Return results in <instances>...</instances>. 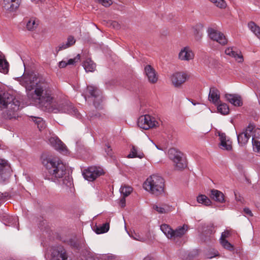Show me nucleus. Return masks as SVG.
Instances as JSON below:
<instances>
[{
    "label": "nucleus",
    "instance_id": "nucleus-1",
    "mask_svg": "<svg viewBox=\"0 0 260 260\" xmlns=\"http://www.w3.org/2000/svg\"><path fill=\"white\" fill-rule=\"evenodd\" d=\"M28 99L36 106L49 112L67 113L80 118L78 110L68 102H57L52 87L45 80H39L32 90L27 92Z\"/></svg>",
    "mask_w": 260,
    "mask_h": 260
},
{
    "label": "nucleus",
    "instance_id": "nucleus-2",
    "mask_svg": "<svg viewBox=\"0 0 260 260\" xmlns=\"http://www.w3.org/2000/svg\"><path fill=\"white\" fill-rule=\"evenodd\" d=\"M41 162L49 175V179L54 181L61 179L62 184L67 186L72 185L70 178L64 179L66 174L67 166L59 158L49 154H44L41 156Z\"/></svg>",
    "mask_w": 260,
    "mask_h": 260
},
{
    "label": "nucleus",
    "instance_id": "nucleus-3",
    "mask_svg": "<svg viewBox=\"0 0 260 260\" xmlns=\"http://www.w3.org/2000/svg\"><path fill=\"white\" fill-rule=\"evenodd\" d=\"M20 102L8 92H4L3 86L0 85V107L5 109L3 117L6 119H16L18 117Z\"/></svg>",
    "mask_w": 260,
    "mask_h": 260
},
{
    "label": "nucleus",
    "instance_id": "nucleus-4",
    "mask_svg": "<svg viewBox=\"0 0 260 260\" xmlns=\"http://www.w3.org/2000/svg\"><path fill=\"white\" fill-rule=\"evenodd\" d=\"M164 180L158 175H151L149 176L144 182L143 188L147 191L159 196L164 191Z\"/></svg>",
    "mask_w": 260,
    "mask_h": 260
},
{
    "label": "nucleus",
    "instance_id": "nucleus-5",
    "mask_svg": "<svg viewBox=\"0 0 260 260\" xmlns=\"http://www.w3.org/2000/svg\"><path fill=\"white\" fill-rule=\"evenodd\" d=\"M168 156L174 162L176 169L182 170L186 167V161L181 152L175 148H171L168 151Z\"/></svg>",
    "mask_w": 260,
    "mask_h": 260
},
{
    "label": "nucleus",
    "instance_id": "nucleus-6",
    "mask_svg": "<svg viewBox=\"0 0 260 260\" xmlns=\"http://www.w3.org/2000/svg\"><path fill=\"white\" fill-rule=\"evenodd\" d=\"M20 84L24 86L27 93L34 89L36 83H38V77L34 73H24L21 77L18 78Z\"/></svg>",
    "mask_w": 260,
    "mask_h": 260
},
{
    "label": "nucleus",
    "instance_id": "nucleus-7",
    "mask_svg": "<svg viewBox=\"0 0 260 260\" xmlns=\"http://www.w3.org/2000/svg\"><path fill=\"white\" fill-rule=\"evenodd\" d=\"M137 123L139 127L146 130L158 127L159 125V122L150 115L141 116Z\"/></svg>",
    "mask_w": 260,
    "mask_h": 260
},
{
    "label": "nucleus",
    "instance_id": "nucleus-8",
    "mask_svg": "<svg viewBox=\"0 0 260 260\" xmlns=\"http://www.w3.org/2000/svg\"><path fill=\"white\" fill-rule=\"evenodd\" d=\"M104 173L103 169L100 167H90L83 171L82 175L85 179L93 181Z\"/></svg>",
    "mask_w": 260,
    "mask_h": 260
},
{
    "label": "nucleus",
    "instance_id": "nucleus-9",
    "mask_svg": "<svg viewBox=\"0 0 260 260\" xmlns=\"http://www.w3.org/2000/svg\"><path fill=\"white\" fill-rule=\"evenodd\" d=\"M189 78V75L186 72H178L173 73L170 77L172 84L175 87H180Z\"/></svg>",
    "mask_w": 260,
    "mask_h": 260
},
{
    "label": "nucleus",
    "instance_id": "nucleus-10",
    "mask_svg": "<svg viewBox=\"0 0 260 260\" xmlns=\"http://www.w3.org/2000/svg\"><path fill=\"white\" fill-rule=\"evenodd\" d=\"M49 144L59 152L67 154L68 150L65 144L55 135H52L48 138Z\"/></svg>",
    "mask_w": 260,
    "mask_h": 260
},
{
    "label": "nucleus",
    "instance_id": "nucleus-11",
    "mask_svg": "<svg viewBox=\"0 0 260 260\" xmlns=\"http://www.w3.org/2000/svg\"><path fill=\"white\" fill-rule=\"evenodd\" d=\"M207 33L209 37L211 40L218 42L222 45H225L228 42V40L224 34L213 28H208Z\"/></svg>",
    "mask_w": 260,
    "mask_h": 260
},
{
    "label": "nucleus",
    "instance_id": "nucleus-12",
    "mask_svg": "<svg viewBox=\"0 0 260 260\" xmlns=\"http://www.w3.org/2000/svg\"><path fill=\"white\" fill-rule=\"evenodd\" d=\"M195 57V53L189 46L182 47L179 51L178 58L180 61L190 62L193 60Z\"/></svg>",
    "mask_w": 260,
    "mask_h": 260
},
{
    "label": "nucleus",
    "instance_id": "nucleus-13",
    "mask_svg": "<svg viewBox=\"0 0 260 260\" xmlns=\"http://www.w3.org/2000/svg\"><path fill=\"white\" fill-rule=\"evenodd\" d=\"M254 129V126L249 124L243 129V132L237 135V139L239 144L241 145H245L248 141L250 137L252 136V133Z\"/></svg>",
    "mask_w": 260,
    "mask_h": 260
},
{
    "label": "nucleus",
    "instance_id": "nucleus-14",
    "mask_svg": "<svg viewBox=\"0 0 260 260\" xmlns=\"http://www.w3.org/2000/svg\"><path fill=\"white\" fill-rule=\"evenodd\" d=\"M11 176V167L8 161L0 158V178L2 182L8 180Z\"/></svg>",
    "mask_w": 260,
    "mask_h": 260
},
{
    "label": "nucleus",
    "instance_id": "nucleus-15",
    "mask_svg": "<svg viewBox=\"0 0 260 260\" xmlns=\"http://www.w3.org/2000/svg\"><path fill=\"white\" fill-rule=\"evenodd\" d=\"M218 134L219 139V147L223 150H232V142L230 138L222 132H218Z\"/></svg>",
    "mask_w": 260,
    "mask_h": 260
},
{
    "label": "nucleus",
    "instance_id": "nucleus-16",
    "mask_svg": "<svg viewBox=\"0 0 260 260\" xmlns=\"http://www.w3.org/2000/svg\"><path fill=\"white\" fill-rule=\"evenodd\" d=\"M20 0H4L3 8L8 12H14L19 7Z\"/></svg>",
    "mask_w": 260,
    "mask_h": 260
},
{
    "label": "nucleus",
    "instance_id": "nucleus-17",
    "mask_svg": "<svg viewBox=\"0 0 260 260\" xmlns=\"http://www.w3.org/2000/svg\"><path fill=\"white\" fill-rule=\"evenodd\" d=\"M87 91L92 97L94 98L98 103L94 101V105L95 107H98L100 102L102 101V96L101 91L96 87L93 86H88L87 87Z\"/></svg>",
    "mask_w": 260,
    "mask_h": 260
},
{
    "label": "nucleus",
    "instance_id": "nucleus-18",
    "mask_svg": "<svg viewBox=\"0 0 260 260\" xmlns=\"http://www.w3.org/2000/svg\"><path fill=\"white\" fill-rule=\"evenodd\" d=\"M144 71L149 82L155 83L157 81V74L155 69L151 66L147 65L145 67Z\"/></svg>",
    "mask_w": 260,
    "mask_h": 260
},
{
    "label": "nucleus",
    "instance_id": "nucleus-19",
    "mask_svg": "<svg viewBox=\"0 0 260 260\" xmlns=\"http://www.w3.org/2000/svg\"><path fill=\"white\" fill-rule=\"evenodd\" d=\"M220 92L215 87H211L210 89L208 99L209 101L215 105H217L220 103Z\"/></svg>",
    "mask_w": 260,
    "mask_h": 260
},
{
    "label": "nucleus",
    "instance_id": "nucleus-20",
    "mask_svg": "<svg viewBox=\"0 0 260 260\" xmlns=\"http://www.w3.org/2000/svg\"><path fill=\"white\" fill-rule=\"evenodd\" d=\"M225 53L227 55L234 58L237 62H242L243 61V56L241 52L236 50L234 47H228L225 50Z\"/></svg>",
    "mask_w": 260,
    "mask_h": 260
},
{
    "label": "nucleus",
    "instance_id": "nucleus-21",
    "mask_svg": "<svg viewBox=\"0 0 260 260\" xmlns=\"http://www.w3.org/2000/svg\"><path fill=\"white\" fill-rule=\"evenodd\" d=\"M225 98L228 101L235 106L240 107L243 105L242 98L239 95L234 94H225Z\"/></svg>",
    "mask_w": 260,
    "mask_h": 260
},
{
    "label": "nucleus",
    "instance_id": "nucleus-22",
    "mask_svg": "<svg viewBox=\"0 0 260 260\" xmlns=\"http://www.w3.org/2000/svg\"><path fill=\"white\" fill-rule=\"evenodd\" d=\"M51 260H68L66 252L62 247H59L53 252Z\"/></svg>",
    "mask_w": 260,
    "mask_h": 260
},
{
    "label": "nucleus",
    "instance_id": "nucleus-23",
    "mask_svg": "<svg viewBox=\"0 0 260 260\" xmlns=\"http://www.w3.org/2000/svg\"><path fill=\"white\" fill-rule=\"evenodd\" d=\"M188 230V227L186 224L178 227L175 230H173L172 240H175L179 238L182 237L186 234Z\"/></svg>",
    "mask_w": 260,
    "mask_h": 260
},
{
    "label": "nucleus",
    "instance_id": "nucleus-24",
    "mask_svg": "<svg viewBox=\"0 0 260 260\" xmlns=\"http://www.w3.org/2000/svg\"><path fill=\"white\" fill-rule=\"evenodd\" d=\"M152 208L158 213H167L173 211L174 208L172 206L168 205H158L156 204L153 205Z\"/></svg>",
    "mask_w": 260,
    "mask_h": 260
},
{
    "label": "nucleus",
    "instance_id": "nucleus-25",
    "mask_svg": "<svg viewBox=\"0 0 260 260\" xmlns=\"http://www.w3.org/2000/svg\"><path fill=\"white\" fill-rule=\"evenodd\" d=\"M76 42L75 39L72 36H69L67 41L66 43H63L60 44L56 48V51L57 52H59L60 50L66 49L70 47L73 46Z\"/></svg>",
    "mask_w": 260,
    "mask_h": 260
},
{
    "label": "nucleus",
    "instance_id": "nucleus-26",
    "mask_svg": "<svg viewBox=\"0 0 260 260\" xmlns=\"http://www.w3.org/2000/svg\"><path fill=\"white\" fill-rule=\"evenodd\" d=\"M210 197L213 200L216 202L219 203H224L225 202L223 193L218 190H211Z\"/></svg>",
    "mask_w": 260,
    "mask_h": 260
},
{
    "label": "nucleus",
    "instance_id": "nucleus-27",
    "mask_svg": "<svg viewBox=\"0 0 260 260\" xmlns=\"http://www.w3.org/2000/svg\"><path fill=\"white\" fill-rule=\"evenodd\" d=\"M9 71V63L4 54L0 52V72L7 73Z\"/></svg>",
    "mask_w": 260,
    "mask_h": 260
},
{
    "label": "nucleus",
    "instance_id": "nucleus-28",
    "mask_svg": "<svg viewBox=\"0 0 260 260\" xmlns=\"http://www.w3.org/2000/svg\"><path fill=\"white\" fill-rule=\"evenodd\" d=\"M160 229L168 239H172L173 230L170 225L167 224H162L160 225Z\"/></svg>",
    "mask_w": 260,
    "mask_h": 260
},
{
    "label": "nucleus",
    "instance_id": "nucleus-29",
    "mask_svg": "<svg viewBox=\"0 0 260 260\" xmlns=\"http://www.w3.org/2000/svg\"><path fill=\"white\" fill-rule=\"evenodd\" d=\"M31 118L32 119V120L37 125V127L39 131H41L46 128V125L45 122L43 120V119L42 118L33 116H31Z\"/></svg>",
    "mask_w": 260,
    "mask_h": 260
},
{
    "label": "nucleus",
    "instance_id": "nucleus-30",
    "mask_svg": "<svg viewBox=\"0 0 260 260\" xmlns=\"http://www.w3.org/2000/svg\"><path fill=\"white\" fill-rule=\"evenodd\" d=\"M249 29L260 40V27L257 25L254 22L251 21L248 23Z\"/></svg>",
    "mask_w": 260,
    "mask_h": 260
},
{
    "label": "nucleus",
    "instance_id": "nucleus-31",
    "mask_svg": "<svg viewBox=\"0 0 260 260\" xmlns=\"http://www.w3.org/2000/svg\"><path fill=\"white\" fill-rule=\"evenodd\" d=\"M83 67L86 72H93L95 69V64L89 58L83 62Z\"/></svg>",
    "mask_w": 260,
    "mask_h": 260
},
{
    "label": "nucleus",
    "instance_id": "nucleus-32",
    "mask_svg": "<svg viewBox=\"0 0 260 260\" xmlns=\"http://www.w3.org/2000/svg\"><path fill=\"white\" fill-rule=\"evenodd\" d=\"M39 25V20L35 18H31L26 23V28L28 30L35 29Z\"/></svg>",
    "mask_w": 260,
    "mask_h": 260
},
{
    "label": "nucleus",
    "instance_id": "nucleus-33",
    "mask_svg": "<svg viewBox=\"0 0 260 260\" xmlns=\"http://www.w3.org/2000/svg\"><path fill=\"white\" fill-rule=\"evenodd\" d=\"M109 223L107 222L102 225L96 226L94 229V231L98 234H103L107 232L109 230Z\"/></svg>",
    "mask_w": 260,
    "mask_h": 260
},
{
    "label": "nucleus",
    "instance_id": "nucleus-34",
    "mask_svg": "<svg viewBox=\"0 0 260 260\" xmlns=\"http://www.w3.org/2000/svg\"><path fill=\"white\" fill-rule=\"evenodd\" d=\"M198 203L203 204L205 206H210L211 204L210 200L205 195L200 194L197 198Z\"/></svg>",
    "mask_w": 260,
    "mask_h": 260
},
{
    "label": "nucleus",
    "instance_id": "nucleus-35",
    "mask_svg": "<svg viewBox=\"0 0 260 260\" xmlns=\"http://www.w3.org/2000/svg\"><path fill=\"white\" fill-rule=\"evenodd\" d=\"M216 106H217V111L220 114L226 115L229 113V108L226 104L220 103Z\"/></svg>",
    "mask_w": 260,
    "mask_h": 260
},
{
    "label": "nucleus",
    "instance_id": "nucleus-36",
    "mask_svg": "<svg viewBox=\"0 0 260 260\" xmlns=\"http://www.w3.org/2000/svg\"><path fill=\"white\" fill-rule=\"evenodd\" d=\"M143 156L144 154L142 152H138L137 148L135 146H133L131 151L129 154L128 155L127 157L128 158L139 157L141 158L143 157Z\"/></svg>",
    "mask_w": 260,
    "mask_h": 260
},
{
    "label": "nucleus",
    "instance_id": "nucleus-37",
    "mask_svg": "<svg viewBox=\"0 0 260 260\" xmlns=\"http://www.w3.org/2000/svg\"><path fill=\"white\" fill-rule=\"evenodd\" d=\"M133 191V188L129 186L125 185H122L120 191L123 197H126L129 195Z\"/></svg>",
    "mask_w": 260,
    "mask_h": 260
},
{
    "label": "nucleus",
    "instance_id": "nucleus-38",
    "mask_svg": "<svg viewBox=\"0 0 260 260\" xmlns=\"http://www.w3.org/2000/svg\"><path fill=\"white\" fill-rule=\"evenodd\" d=\"M253 150L260 155V140L256 139V138L252 139Z\"/></svg>",
    "mask_w": 260,
    "mask_h": 260
},
{
    "label": "nucleus",
    "instance_id": "nucleus-39",
    "mask_svg": "<svg viewBox=\"0 0 260 260\" xmlns=\"http://www.w3.org/2000/svg\"><path fill=\"white\" fill-rule=\"evenodd\" d=\"M220 243L222 246L230 251H232L234 249L233 245H232L226 239H220Z\"/></svg>",
    "mask_w": 260,
    "mask_h": 260
},
{
    "label": "nucleus",
    "instance_id": "nucleus-40",
    "mask_svg": "<svg viewBox=\"0 0 260 260\" xmlns=\"http://www.w3.org/2000/svg\"><path fill=\"white\" fill-rule=\"evenodd\" d=\"M95 2L98 3L104 7H109L112 4V2L111 0H94Z\"/></svg>",
    "mask_w": 260,
    "mask_h": 260
},
{
    "label": "nucleus",
    "instance_id": "nucleus-41",
    "mask_svg": "<svg viewBox=\"0 0 260 260\" xmlns=\"http://www.w3.org/2000/svg\"><path fill=\"white\" fill-rule=\"evenodd\" d=\"M256 138L257 140H260V128H255L254 126V129L252 133V138Z\"/></svg>",
    "mask_w": 260,
    "mask_h": 260
},
{
    "label": "nucleus",
    "instance_id": "nucleus-42",
    "mask_svg": "<svg viewBox=\"0 0 260 260\" xmlns=\"http://www.w3.org/2000/svg\"><path fill=\"white\" fill-rule=\"evenodd\" d=\"M80 59V54H78L74 58H71L67 60V63L68 65H73L76 62H78Z\"/></svg>",
    "mask_w": 260,
    "mask_h": 260
},
{
    "label": "nucleus",
    "instance_id": "nucleus-43",
    "mask_svg": "<svg viewBox=\"0 0 260 260\" xmlns=\"http://www.w3.org/2000/svg\"><path fill=\"white\" fill-rule=\"evenodd\" d=\"M231 235V231L226 230L224 232H222L221 234V236L220 239H226V238L230 237Z\"/></svg>",
    "mask_w": 260,
    "mask_h": 260
},
{
    "label": "nucleus",
    "instance_id": "nucleus-44",
    "mask_svg": "<svg viewBox=\"0 0 260 260\" xmlns=\"http://www.w3.org/2000/svg\"><path fill=\"white\" fill-rule=\"evenodd\" d=\"M105 152H106L107 154L110 157L113 156V152L112 149L111 148V146L109 145H107L106 146Z\"/></svg>",
    "mask_w": 260,
    "mask_h": 260
},
{
    "label": "nucleus",
    "instance_id": "nucleus-45",
    "mask_svg": "<svg viewBox=\"0 0 260 260\" xmlns=\"http://www.w3.org/2000/svg\"><path fill=\"white\" fill-rule=\"evenodd\" d=\"M243 211H244V213L248 216H253V214H252L251 211L248 208H245L243 209Z\"/></svg>",
    "mask_w": 260,
    "mask_h": 260
},
{
    "label": "nucleus",
    "instance_id": "nucleus-46",
    "mask_svg": "<svg viewBox=\"0 0 260 260\" xmlns=\"http://www.w3.org/2000/svg\"><path fill=\"white\" fill-rule=\"evenodd\" d=\"M67 61H66V60H62V61H61L60 62H59L58 63V66L59 68H64L66 67L68 65V64L67 63Z\"/></svg>",
    "mask_w": 260,
    "mask_h": 260
},
{
    "label": "nucleus",
    "instance_id": "nucleus-47",
    "mask_svg": "<svg viewBox=\"0 0 260 260\" xmlns=\"http://www.w3.org/2000/svg\"><path fill=\"white\" fill-rule=\"evenodd\" d=\"M7 218L8 219V223H11L12 222H17L18 221V218L17 217H8Z\"/></svg>",
    "mask_w": 260,
    "mask_h": 260
},
{
    "label": "nucleus",
    "instance_id": "nucleus-48",
    "mask_svg": "<svg viewBox=\"0 0 260 260\" xmlns=\"http://www.w3.org/2000/svg\"><path fill=\"white\" fill-rule=\"evenodd\" d=\"M125 197H123L120 201L119 205L121 207L123 208L125 206Z\"/></svg>",
    "mask_w": 260,
    "mask_h": 260
},
{
    "label": "nucleus",
    "instance_id": "nucleus-49",
    "mask_svg": "<svg viewBox=\"0 0 260 260\" xmlns=\"http://www.w3.org/2000/svg\"><path fill=\"white\" fill-rule=\"evenodd\" d=\"M70 244H71L72 246H73V247H78V243H77V242H76V241H73V240H71V241H70Z\"/></svg>",
    "mask_w": 260,
    "mask_h": 260
},
{
    "label": "nucleus",
    "instance_id": "nucleus-50",
    "mask_svg": "<svg viewBox=\"0 0 260 260\" xmlns=\"http://www.w3.org/2000/svg\"><path fill=\"white\" fill-rule=\"evenodd\" d=\"M218 253V252L217 251H215V252H214V254L213 255H207V257L208 258H212V257H215L216 255H217Z\"/></svg>",
    "mask_w": 260,
    "mask_h": 260
},
{
    "label": "nucleus",
    "instance_id": "nucleus-51",
    "mask_svg": "<svg viewBox=\"0 0 260 260\" xmlns=\"http://www.w3.org/2000/svg\"><path fill=\"white\" fill-rule=\"evenodd\" d=\"M143 260H155V259L153 257L148 255V256H146L143 259Z\"/></svg>",
    "mask_w": 260,
    "mask_h": 260
},
{
    "label": "nucleus",
    "instance_id": "nucleus-52",
    "mask_svg": "<svg viewBox=\"0 0 260 260\" xmlns=\"http://www.w3.org/2000/svg\"><path fill=\"white\" fill-rule=\"evenodd\" d=\"M45 0H31V1L34 3H35V4H38L40 2H43V1H44Z\"/></svg>",
    "mask_w": 260,
    "mask_h": 260
},
{
    "label": "nucleus",
    "instance_id": "nucleus-53",
    "mask_svg": "<svg viewBox=\"0 0 260 260\" xmlns=\"http://www.w3.org/2000/svg\"><path fill=\"white\" fill-rule=\"evenodd\" d=\"M86 260H99V259H96V258H94L91 256H89L86 258Z\"/></svg>",
    "mask_w": 260,
    "mask_h": 260
},
{
    "label": "nucleus",
    "instance_id": "nucleus-54",
    "mask_svg": "<svg viewBox=\"0 0 260 260\" xmlns=\"http://www.w3.org/2000/svg\"><path fill=\"white\" fill-rule=\"evenodd\" d=\"M115 257L113 256H109L108 257L107 260H114Z\"/></svg>",
    "mask_w": 260,
    "mask_h": 260
},
{
    "label": "nucleus",
    "instance_id": "nucleus-55",
    "mask_svg": "<svg viewBox=\"0 0 260 260\" xmlns=\"http://www.w3.org/2000/svg\"><path fill=\"white\" fill-rule=\"evenodd\" d=\"M135 239L138 241H144V238H135Z\"/></svg>",
    "mask_w": 260,
    "mask_h": 260
},
{
    "label": "nucleus",
    "instance_id": "nucleus-56",
    "mask_svg": "<svg viewBox=\"0 0 260 260\" xmlns=\"http://www.w3.org/2000/svg\"><path fill=\"white\" fill-rule=\"evenodd\" d=\"M192 104H193V105H196V103H194L192 102Z\"/></svg>",
    "mask_w": 260,
    "mask_h": 260
},
{
    "label": "nucleus",
    "instance_id": "nucleus-57",
    "mask_svg": "<svg viewBox=\"0 0 260 260\" xmlns=\"http://www.w3.org/2000/svg\"><path fill=\"white\" fill-rule=\"evenodd\" d=\"M84 98H85V101H86V96H85H85H84Z\"/></svg>",
    "mask_w": 260,
    "mask_h": 260
}]
</instances>
